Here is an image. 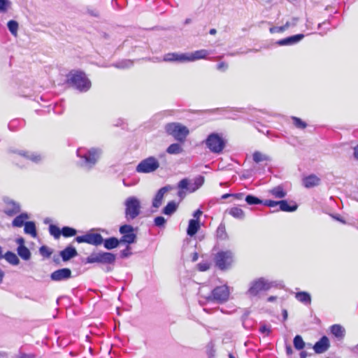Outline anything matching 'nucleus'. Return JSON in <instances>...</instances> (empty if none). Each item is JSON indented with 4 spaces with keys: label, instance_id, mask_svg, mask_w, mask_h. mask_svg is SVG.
<instances>
[{
    "label": "nucleus",
    "instance_id": "50",
    "mask_svg": "<svg viewBox=\"0 0 358 358\" xmlns=\"http://www.w3.org/2000/svg\"><path fill=\"white\" fill-rule=\"evenodd\" d=\"M132 65V62L130 60L122 61L115 65L117 68H128Z\"/></svg>",
    "mask_w": 358,
    "mask_h": 358
},
{
    "label": "nucleus",
    "instance_id": "14",
    "mask_svg": "<svg viewBox=\"0 0 358 358\" xmlns=\"http://www.w3.org/2000/svg\"><path fill=\"white\" fill-rule=\"evenodd\" d=\"M14 153L25 160H30L34 163L41 162L43 158L41 154L27 150H15Z\"/></svg>",
    "mask_w": 358,
    "mask_h": 358
},
{
    "label": "nucleus",
    "instance_id": "7",
    "mask_svg": "<svg viewBox=\"0 0 358 358\" xmlns=\"http://www.w3.org/2000/svg\"><path fill=\"white\" fill-rule=\"evenodd\" d=\"M114 254L108 252H92L86 258L87 264L99 263L102 264H111L115 261Z\"/></svg>",
    "mask_w": 358,
    "mask_h": 358
},
{
    "label": "nucleus",
    "instance_id": "8",
    "mask_svg": "<svg viewBox=\"0 0 358 358\" xmlns=\"http://www.w3.org/2000/svg\"><path fill=\"white\" fill-rule=\"evenodd\" d=\"M229 289L227 285L218 286L214 288L211 294L205 297L207 301H216L219 303L226 302L229 297Z\"/></svg>",
    "mask_w": 358,
    "mask_h": 358
},
{
    "label": "nucleus",
    "instance_id": "6",
    "mask_svg": "<svg viewBox=\"0 0 358 358\" xmlns=\"http://www.w3.org/2000/svg\"><path fill=\"white\" fill-rule=\"evenodd\" d=\"M166 133L178 141L183 142L189 134V129L187 127L178 123H169L165 126Z\"/></svg>",
    "mask_w": 358,
    "mask_h": 358
},
{
    "label": "nucleus",
    "instance_id": "28",
    "mask_svg": "<svg viewBox=\"0 0 358 358\" xmlns=\"http://www.w3.org/2000/svg\"><path fill=\"white\" fill-rule=\"evenodd\" d=\"M24 231L25 234L30 235L33 238H36L37 236L36 224L32 221L25 222Z\"/></svg>",
    "mask_w": 358,
    "mask_h": 358
},
{
    "label": "nucleus",
    "instance_id": "48",
    "mask_svg": "<svg viewBox=\"0 0 358 358\" xmlns=\"http://www.w3.org/2000/svg\"><path fill=\"white\" fill-rule=\"evenodd\" d=\"M155 225L159 227H164L166 224V220L162 216H157L154 220Z\"/></svg>",
    "mask_w": 358,
    "mask_h": 358
},
{
    "label": "nucleus",
    "instance_id": "9",
    "mask_svg": "<svg viewBox=\"0 0 358 358\" xmlns=\"http://www.w3.org/2000/svg\"><path fill=\"white\" fill-rule=\"evenodd\" d=\"M159 167V161L155 157H149L140 162L136 171L140 173H150L155 172Z\"/></svg>",
    "mask_w": 358,
    "mask_h": 358
},
{
    "label": "nucleus",
    "instance_id": "3",
    "mask_svg": "<svg viewBox=\"0 0 358 358\" xmlns=\"http://www.w3.org/2000/svg\"><path fill=\"white\" fill-rule=\"evenodd\" d=\"M276 281H270L264 278H259L250 282L248 290V294L251 296H256L262 291H267L271 287H277Z\"/></svg>",
    "mask_w": 358,
    "mask_h": 358
},
{
    "label": "nucleus",
    "instance_id": "12",
    "mask_svg": "<svg viewBox=\"0 0 358 358\" xmlns=\"http://www.w3.org/2000/svg\"><path fill=\"white\" fill-rule=\"evenodd\" d=\"M120 233L122 235L120 239L121 243L132 244L136 241V235L134 233V229L131 225L124 224L120 227Z\"/></svg>",
    "mask_w": 358,
    "mask_h": 358
},
{
    "label": "nucleus",
    "instance_id": "34",
    "mask_svg": "<svg viewBox=\"0 0 358 358\" xmlns=\"http://www.w3.org/2000/svg\"><path fill=\"white\" fill-rule=\"evenodd\" d=\"M182 151L183 149L179 143H172L166 149V152L170 155H178Z\"/></svg>",
    "mask_w": 358,
    "mask_h": 358
},
{
    "label": "nucleus",
    "instance_id": "35",
    "mask_svg": "<svg viewBox=\"0 0 358 358\" xmlns=\"http://www.w3.org/2000/svg\"><path fill=\"white\" fill-rule=\"evenodd\" d=\"M204 182V177L199 176V177L194 179V182L193 184H191L189 187V192H194L200 188Z\"/></svg>",
    "mask_w": 358,
    "mask_h": 358
},
{
    "label": "nucleus",
    "instance_id": "55",
    "mask_svg": "<svg viewBox=\"0 0 358 358\" xmlns=\"http://www.w3.org/2000/svg\"><path fill=\"white\" fill-rule=\"evenodd\" d=\"M198 268L201 271H206L209 269L210 266L208 263H200L198 264Z\"/></svg>",
    "mask_w": 358,
    "mask_h": 358
},
{
    "label": "nucleus",
    "instance_id": "37",
    "mask_svg": "<svg viewBox=\"0 0 358 358\" xmlns=\"http://www.w3.org/2000/svg\"><path fill=\"white\" fill-rule=\"evenodd\" d=\"M7 27L11 34L14 36H17L19 24L15 20H10L7 23Z\"/></svg>",
    "mask_w": 358,
    "mask_h": 358
},
{
    "label": "nucleus",
    "instance_id": "31",
    "mask_svg": "<svg viewBox=\"0 0 358 358\" xmlns=\"http://www.w3.org/2000/svg\"><path fill=\"white\" fill-rule=\"evenodd\" d=\"M177 208L178 203L173 201H169L164 208L162 213L166 215H171L177 210Z\"/></svg>",
    "mask_w": 358,
    "mask_h": 358
},
{
    "label": "nucleus",
    "instance_id": "46",
    "mask_svg": "<svg viewBox=\"0 0 358 358\" xmlns=\"http://www.w3.org/2000/svg\"><path fill=\"white\" fill-rule=\"evenodd\" d=\"M191 186V184L187 178H184L181 180L178 184V189L186 190L188 192H189V187Z\"/></svg>",
    "mask_w": 358,
    "mask_h": 358
},
{
    "label": "nucleus",
    "instance_id": "15",
    "mask_svg": "<svg viewBox=\"0 0 358 358\" xmlns=\"http://www.w3.org/2000/svg\"><path fill=\"white\" fill-rule=\"evenodd\" d=\"M209 55L210 52L204 49L196 50L193 52L185 53V63L205 59Z\"/></svg>",
    "mask_w": 358,
    "mask_h": 358
},
{
    "label": "nucleus",
    "instance_id": "21",
    "mask_svg": "<svg viewBox=\"0 0 358 358\" xmlns=\"http://www.w3.org/2000/svg\"><path fill=\"white\" fill-rule=\"evenodd\" d=\"M320 178L314 174L309 175L303 179V185L306 188H311L319 185Z\"/></svg>",
    "mask_w": 358,
    "mask_h": 358
},
{
    "label": "nucleus",
    "instance_id": "45",
    "mask_svg": "<svg viewBox=\"0 0 358 358\" xmlns=\"http://www.w3.org/2000/svg\"><path fill=\"white\" fill-rule=\"evenodd\" d=\"M292 120L294 125L298 129H303L307 127V124L299 117H292Z\"/></svg>",
    "mask_w": 358,
    "mask_h": 358
},
{
    "label": "nucleus",
    "instance_id": "5",
    "mask_svg": "<svg viewBox=\"0 0 358 358\" xmlns=\"http://www.w3.org/2000/svg\"><path fill=\"white\" fill-rule=\"evenodd\" d=\"M206 148L213 153L220 154L225 147V141L221 135L212 133L208 136L204 141Z\"/></svg>",
    "mask_w": 358,
    "mask_h": 358
},
{
    "label": "nucleus",
    "instance_id": "54",
    "mask_svg": "<svg viewBox=\"0 0 358 358\" xmlns=\"http://www.w3.org/2000/svg\"><path fill=\"white\" fill-rule=\"evenodd\" d=\"M259 331L262 334H264L268 335L269 333L271 332L270 326H267L266 324L261 325V327L259 328Z\"/></svg>",
    "mask_w": 358,
    "mask_h": 358
},
{
    "label": "nucleus",
    "instance_id": "19",
    "mask_svg": "<svg viewBox=\"0 0 358 358\" xmlns=\"http://www.w3.org/2000/svg\"><path fill=\"white\" fill-rule=\"evenodd\" d=\"M169 186H165L162 188H160L157 194H155V196L153 199L152 201V207L155 208H158L162 203L164 194L170 189Z\"/></svg>",
    "mask_w": 358,
    "mask_h": 358
},
{
    "label": "nucleus",
    "instance_id": "33",
    "mask_svg": "<svg viewBox=\"0 0 358 358\" xmlns=\"http://www.w3.org/2000/svg\"><path fill=\"white\" fill-rule=\"evenodd\" d=\"M17 252L18 255L24 260H29L31 257V252L25 245L18 246Z\"/></svg>",
    "mask_w": 358,
    "mask_h": 358
},
{
    "label": "nucleus",
    "instance_id": "60",
    "mask_svg": "<svg viewBox=\"0 0 358 358\" xmlns=\"http://www.w3.org/2000/svg\"><path fill=\"white\" fill-rule=\"evenodd\" d=\"M15 358H34L32 355L21 354Z\"/></svg>",
    "mask_w": 358,
    "mask_h": 358
},
{
    "label": "nucleus",
    "instance_id": "41",
    "mask_svg": "<svg viewBox=\"0 0 358 358\" xmlns=\"http://www.w3.org/2000/svg\"><path fill=\"white\" fill-rule=\"evenodd\" d=\"M77 234L76 229L69 227H64L62 229V234L64 237H71L75 236Z\"/></svg>",
    "mask_w": 358,
    "mask_h": 358
},
{
    "label": "nucleus",
    "instance_id": "51",
    "mask_svg": "<svg viewBox=\"0 0 358 358\" xmlns=\"http://www.w3.org/2000/svg\"><path fill=\"white\" fill-rule=\"evenodd\" d=\"M298 22L297 17H292L289 21L286 22L285 27L287 29L296 26Z\"/></svg>",
    "mask_w": 358,
    "mask_h": 358
},
{
    "label": "nucleus",
    "instance_id": "61",
    "mask_svg": "<svg viewBox=\"0 0 358 358\" xmlns=\"http://www.w3.org/2000/svg\"><path fill=\"white\" fill-rule=\"evenodd\" d=\"M16 243L18 244V246L24 245V240L22 237L17 238Z\"/></svg>",
    "mask_w": 358,
    "mask_h": 358
},
{
    "label": "nucleus",
    "instance_id": "23",
    "mask_svg": "<svg viewBox=\"0 0 358 358\" xmlns=\"http://www.w3.org/2000/svg\"><path fill=\"white\" fill-rule=\"evenodd\" d=\"M278 203H279L278 206L280 207V210L282 211H284V212H294L298 208V206L294 201H291L290 203H289L286 200H280V201H278Z\"/></svg>",
    "mask_w": 358,
    "mask_h": 358
},
{
    "label": "nucleus",
    "instance_id": "27",
    "mask_svg": "<svg viewBox=\"0 0 358 358\" xmlns=\"http://www.w3.org/2000/svg\"><path fill=\"white\" fill-rule=\"evenodd\" d=\"M120 243V240H118L115 237H110L106 239H103V246L107 250H112L117 248Z\"/></svg>",
    "mask_w": 358,
    "mask_h": 358
},
{
    "label": "nucleus",
    "instance_id": "44",
    "mask_svg": "<svg viewBox=\"0 0 358 358\" xmlns=\"http://www.w3.org/2000/svg\"><path fill=\"white\" fill-rule=\"evenodd\" d=\"M11 2L9 0H0V13H6L10 8Z\"/></svg>",
    "mask_w": 358,
    "mask_h": 358
},
{
    "label": "nucleus",
    "instance_id": "38",
    "mask_svg": "<svg viewBox=\"0 0 358 358\" xmlns=\"http://www.w3.org/2000/svg\"><path fill=\"white\" fill-rule=\"evenodd\" d=\"M252 158L256 163L270 160V157L258 151H256L253 153Z\"/></svg>",
    "mask_w": 358,
    "mask_h": 358
},
{
    "label": "nucleus",
    "instance_id": "62",
    "mask_svg": "<svg viewBox=\"0 0 358 358\" xmlns=\"http://www.w3.org/2000/svg\"><path fill=\"white\" fill-rule=\"evenodd\" d=\"M354 157L356 159H358V146L354 147Z\"/></svg>",
    "mask_w": 358,
    "mask_h": 358
},
{
    "label": "nucleus",
    "instance_id": "18",
    "mask_svg": "<svg viewBox=\"0 0 358 358\" xmlns=\"http://www.w3.org/2000/svg\"><path fill=\"white\" fill-rule=\"evenodd\" d=\"M329 348V341L325 336H322L313 346L315 352L317 354L324 352Z\"/></svg>",
    "mask_w": 358,
    "mask_h": 358
},
{
    "label": "nucleus",
    "instance_id": "56",
    "mask_svg": "<svg viewBox=\"0 0 358 358\" xmlns=\"http://www.w3.org/2000/svg\"><path fill=\"white\" fill-rule=\"evenodd\" d=\"M244 193H235V194H232V197L235 198L236 199H238V200H242L244 197Z\"/></svg>",
    "mask_w": 358,
    "mask_h": 358
},
{
    "label": "nucleus",
    "instance_id": "30",
    "mask_svg": "<svg viewBox=\"0 0 358 358\" xmlns=\"http://www.w3.org/2000/svg\"><path fill=\"white\" fill-rule=\"evenodd\" d=\"M29 219V215L26 213H21L17 216L12 222V225L15 227L24 226L25 220Z\"/></svg>",
    "mask_w": 358,
    "mask_h": 358
},
{
    "label": "nucleus",
    "instance_id": "58",
    "mask_svg": "<svg viewBox=\"0 0 358 358\" xmlns=\"http://www.w3.org/2000/svg\"><path fill=\"white\" fill-rule=\"evenodd\" d=\"M130 255L129 247L122 251V256L124 257H128Z\"/></svg>",
    "mask_w": 358,
    "mask_h": 358
},
{
    "label": "nucleus",
    "instance_id": "4",
    "mask_svg": "<svg viewBox=\"0 0 358 358\" xmlns=\"http://www.w3.org/2000/svg\"><path fill=\"white\" fill-rule=\"evenodd\" d=\"M125 217L129 221L136 218L141 213V201L136 196H129L124 201Z\"/></svg>",
    "mask_w": 358,
    "mask_h": 358
},
{
    "label": "nucleus",
    "instance_id": "26",
    "mask_svg": "<svg viewBox=\"0 0 358 358\" xmlns=\"http://www.w3.org/2000/svg\"><path fill=\"white\" fill-rule=\"evenodd\" d=\"M295 298L301 303L305 305H310L311 303V296L307 292H298L295 294Z\"/></svg>",
    "mask_w": 358,
    "mask_h": 358
},
{
    "label": "nucleus",
    "instance_id": "17",
    "mask_svg": "<svg viewBox=\"0 0 358 358\" xmlns=\"http://www.w3.org/2000/svg\"><path fill=\"white\" fill-rule=\"evenodd\" d=\"M163 61L166 62L185 63V53L170 52L165 54Z\"/></svg>",
    "mask_w": 358,
    "mask_h": 358
},
{
    "label": "nucleus",
    "instance_id": "13",
    "mask_svg": "<svg viewBox=\"0 0 358 358\" xmlns=\"http://www.w3.org/2000/svg\"><path fill=\"white\" fill-rule=\"evenodd\" d=\"M71 277V271L68 268L56 270L50 274V279L55 282L66 280Z\"/></svg>",
    "mask_w": 358,
    "mask_h": 358
},
{
    "label": "nucleus",
    "instance_id": "47",
    "mask_svg": "<svg viewBox=\"0 0 358 358\" xmlns=\"http://www.w3.org/2000/svg\"><path fill=\"white\" fill-rule=\"evenodd\" d=\"M39 252L43 257L49 258L51 256L52 251L48 246L43 245L39 248Z\"/></svg>",
    "mask_w": 358,
    "mask_h": 358
},
{
    "label": "nucleus",
    "instance_id": "22",
    "mask_svg": "<svg viewBox=\"0 0 358 358\" xmlns=\"http://www.w3.org/2000/svg\"><path fill=\"white\" fill-rule=\"evenodd\" d=\"M20 211V206L18 203L9 200L6 202V208L5 209V213L8 215L12 216L17 214Z\"/></svg>",
    "mask_w": 358,
    "mask_h": 358
},
{
    "label": "nucleus",
    "instance_id": "53",
    "mask_svg": "<svg viewBox=\"0 0 358 358\" xmlns=\"http://www.w3.org/2000/svg\"><path fill=\"white\" fill-rule=\"evenodd\" d=\"M227 69L228 64L224 62H220L217 65V69L220 71L224 72L227 70Z\"/></svg>",
    "mask_w": 358,
    "mask_h": 358
},
{
    "label": "nucleus",
    "instance_id": "49",
    "mask_svg": "<svg viewBox=\"0 0 358 358\" xmlns=\"http://www.w3.org/2000/svg\"><path fill=\"white\" fill-rule=\"evenodd\" d=\"M262 204H263L266 206H268V207H275L276 206H278L279 203H278V201H273V200H270V199H266V200H263V202L262 203Z\"/></svg>",
    "mask_w": 358,
    "mask_h": 358
},
{
    "label": "nucleus",
    "instance_id": "59",
    "mask_svg": "<svg viewBox=\"0 0 358 358\" xmlns=\"http://www.w3.org/2000/svg\"><path fill=\"white\" fill-rule=\"evenodd\" d=\"M185 192L182 189H179V191L178 192V196L180 197V200L183 199L185 196Z\"/></svg>",
    "mask_w": 358,
    "mask_h": 358
},
{
    "label": "nucleus",
    "instance_id": "63",
    "mask_svg": "<svg viewBox=\"0 0 358 358\" xmlns=\"http://www.w3.org/2000/svg\"><path fill=\"white\" fill-rule=\"evenodd\" d=\"M276 300V296H271L268 298L267 301L268 302H273L274 301Z\"/></svg>",
    "mask_w": 358,
    "mask_h": 358
},
{
    "label": "nucleus",
    "instance_id": "2",
    "mask_svg": "<svg viewBox=\"0 0 358 358\" xmlns=\"http://www.w3.org/2000/svg\"><path fill=\"white\" fill-rule=\"evenodd\" d=\"M68 82L81 92H85L91 87L90 80L82 71H71L69 75Z\"/></svg>",
    "mask_w": 358,
    "mask_h": 358
},
{
    "label": "nucleus",
    "instance_id": "25",
    "mask_svg": "<svg viewBox=\"0 0 358 358\" xmlns=\"http://www.w3.org/2000/svg\"><path fill=\"white\" fill-rule=\"evenodd\" d=\"M228 213L238 220H243L245 217V212L239 207L234 206L227 210Z\"/></svg>",
    "mask_w": 358,
    "mask_h": 358
},
{
    "label": "nucleus",
    "instance_id": "1",
    "mask_svg": "<svg viewBox=\"0 0 358 358\" xmlns=\"http://www.w3.org/2000/svg\"><path fill=\"white\" fill-rule=\"evenodd\" d=\"M102 151L100 148H80L77 150L76 154L79 158L78 165L85 170L92 169L97 163L101 155Z\"/></svg>",
    "mask_w": 358,
    "mask_h": 358
},
{
    "label": "nucleus",
    "instance_id": "11",
    "mask_svg": "<svg viewBox=\"0 0 358 358\" xmlns=\"http://www.w3.org/2000/svg\"><path fill=\"white\" fill-rule=\"evenodd\" d=\"M93 230H90L84 235L76 236L75 241L78 243H85L95 246L101 245L103 238L100 234L93 233Z\"/></svg>",
    "mask_w": 358,
    "mask_h": 358
},
{
    "label": "nucleus",
    "instance_id": "20",
    "mask_svg": "<svg viewBox=\"0 0 358 358\" xmlns=\"http://www.w3.org/2000/svg\"><path fill=\"white\" fill-rule=\"evenodd\" d=\"M77 255V250L72 245L67 246L64 250L60 252V256L64 262H67Z\"/></svg>",
    "mask_w": 358,
    "mask_h": 358
},
{
    "label": "nucleus",
    "instance_id": "64",
    "mask_svg": "<svg viewBox=\"0 0 358 358\" xmlns=\"http://www.w3.org/2000/svg\"><path fill=\"white\" fill-rule=\"evenodd\" d=\"M306 357H307V352H306L302 351L300 353V358H306Z\"/></svg>",
    "mask_w": 358,
    "mask_h": 358
},
{
    "label": "nucleus",
    "instance_id": "43",
    "mask_svg": "<svg viewBox=\"0 0 358 358\" xmlns=\"http://www.w3.org/2000/svg\"><path fill=\"white\" fill-rule=\"evenodd\" d=\"M217 236L221 240H224L227 238V234L226 232L225 226L223 224H220L217 229Z\"/></svg>",
    "mask_w": 358,
    "mask_h": 358
},
{
    "label": "nucleus",
    "instance_id": "10",
    "mask_svg": "<svg viewBox=\"0 0 358 358\" xmlns=\"http://www.w3.org/2000/svg\"><path fill=\"white\" fill-rule=\"evenodd\" d=\"M234 255L231 251H220L215 256V265L221 270H224L231 266L233 263Z\"/></svg>",
    "mask_w": 358,
    "mask_h": 358
},
{
    "label": "nucleus",
    "instance_id": "36",
    "mask_svg": "<svg viewBox=\"0 0 358 358\" xmlns=\"http://www.w3.org/2000/svg\"><path fill=\"white\" fill-rule=\"evenodd\" d=\"M270 193L275 198L282 199L286 196V192L281 186H278L270 190Z\"/></svg>",
    "mask_w": 358,
    "mask_h": 358
},
{
    "label": "nucleus",
    "instance_id": "57",
    "mask_svg": "<svg viewBox=\"0 0 358 358\" xmlns=\"http://www.w3.org/2000/svg\"><path fill=\"white\" fill-rule=\"evenodd\" d=\"M202 215V211L199 209L196 210L194 214H193V216L194 217H195L196 219L195 220H199V217Z\"/></svg>",
    "mask_w": 358,
    "mask_h": 358
},
{
    "label": "nucleus",
    "instance_id": "52",
    "mask_svg": "<svg viewBox=\"0 0 358 358\" xmlns=\"http://www.w3.org/2000/svg\"><path fill=\"white\" fill-rule=\"evenodd\" d=\"M285 30H286V28L285 27V24L283 26H280V27H271L270 28V32L273 34V33H277V32H282L284 31Z\"/></svg>",
    "mask_w": 358,
    "mask_h": 358
},
{
    "label": "nucleus",
    "instance_id": "16",
    "mask_svg": "<svg viewBox=\"0 0 358 358\" xmlns=\"http://www.w3.org/2000/svg\"><path fill=\"white\" fill-rule=\"evenodd\" d=\"M303 38H304V35L302 34H296V35L291 36L287 37L285 38L279 40L276 42V44H278L280 46L292 45H294V44L299 43Z\"/></svg>",
    "mask_w": 358,
    "mask_h": 358
},
{
    "label": "nucleus",
    "instance_id": "40",
    "mask_svg": "<svg viewBox=\"0 0 358 358\" xmlns=\"http://www.w3.org/2000/svg\"><path fill=\"white\" fill-rule=\"evenodd\" d=\"M293 343L294 348L298 350H302L305 346V343L302 337L299 335H297L294 338Z\"/></svg>",
    "mask_w": 358,
    "mask_h": 358
},
{
    "label": "nucleus",
    "instance_id": "29",
    "mask_svg": "<svg viewBox=\"0 0 358 358\" xmlns=\"http://www.w3.org/2000/svg\"><path fill=\"white\" fill-rule=\"evenodd\" d=\"M330 329L331 334L338 339H342L345 336V329L340 324H334Z\"/></svg>",
    "mask_w": 358,
    "mask_h": 358
},
{
    "label": "nucleus",
    "instance_id": "24",
    "mask_svg": "<svg viewBox=\"0 0 358 358\" xmlns=\"http://www.w3.org/2000/svg\"><path fill=\"white\" fill-rule=\"evenodd\" d=\"M200 228L199 221L198 220L192 219L189 221L187 229V234L189 236H194Z\"/></svg>",
    "mask_w": 358,
    "mask_h": 358
},
{
    "label": "nucleus",
    "instance_id": "42",
    "mask_svg": "<svg viewBox=\"0 0 358 358\" xmlns=\"http://www.w3.org/2000/svg\"><path fill=\"white\" fill-rule=\"evenodd\" d=\"M49 232L52 236H54L55 238L57 239L62 234V229H60L56 225L50 224L49 227Z\"/></svg>",
    "mask_w": 358,
    "mask_h": 358
},
{
    "label": "nucleus",
    "instance_id": "39",
    "mask_svg": "<svg viewBox=\"0 0 358 358\" xmlns=\"http://www.w3.org/2000/svg\"><path fill=\"white\" fill-rule=\"evenodd\" d=\"M245 201L248 205H258L262 204L263 202V200L252 194L247 195L245 198Z\"/></svg>",
    "mask_w": 358,
    "mask_h": 358
},
{
    "label": "nucleus",
    "instance_id": "32",
    "mask_svg": "<svg viewBox=\"0 0 358 358\" xmlns=\"http://www.w3.org/2000/svg\"><path fill=\"white\" fill-rule=\"evenodd\" d=\"M3 258L10 264L13 266L18 265L20 263L19 258L13 252L8 251L3 255Z\"/></svg>",
    "mask_w": 358,
    "mask_h": 358
}]
</instances>
